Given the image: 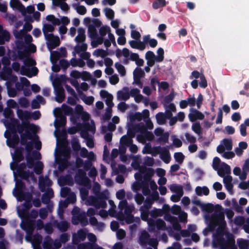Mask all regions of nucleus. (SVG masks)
Listing matches in <instances>:
<instances>
[{
	"instance_id": "dca6fc26",
	"label": "nucleus",
	"mask_w": 249,
	"mask_h": 249,
	"mask_svg": "<svg viewBox=\"0 0 249 249\" xmlns=\"http://www.w3.org/2000/svg\"><path fill=\"white\" fill-rule=\"evenodd\" d=\"M232 148V143L231 139H224L222 140L219 145L217 147V151L221 154L225 150H231Z\"/></svg>"
},
{
	"instance_id": "6ab92c4d",
	"label": "nucleus",
	"mask_w": 249,
	"mask_h": 249,
	"mask_svg": "<svg viewBox=\"0 0 249 249\" xmlns=\"http://www.w3.org/2000/svg\"><path fill=\"white\" fill-rule=\"evenodd\" d=\"M10 5L13 9L20 11L23 16L26 14L25 7L19 0H10Z\"/></svg>"
},
{
	"instance_id": "0eeeda50",
	"label": "nucleus",
	"mask_w": 249,
	"mask_h": 249,
	"mask_svg": "<svg viewBox=\"0 0 249 249\" xmlns=\"http://www.w3.org/2000/svg\"><path fill=\"white\" fill-rule=\"evenodd\" d=\"M51 185V181L47 177H40L39 178V186L42 192H46L43 194L42 201L45 203H47L49 199L53 196L52 190L50 188Z\"/></svg>"
},
{
	"instance_id": "7ed1b4c3",
	"label": "nucleus",
	"mask_w": 249,
	"mask_h": 249,
	"mask_svg": "<svg viewBox=\"0 0 249 249\" xmlns=\"http://www.w3.org/2000/svg\"><path fill=\"white\" fill-rule=\"evenodd\" d=\"M108 202L111 206V208L109 210L108 213L110 216L115 217L121 221L125 220L127 224L134 221V217L130 214L134 210V207L128 206L126 200H122L120 202L119 204L120 211L118 213H116L115 211L116 206L114 202L109 200Z\"/></svg>"
},
{
	"instance_id": "f704fd0d",
	"label": "nucleus",
	"mask_w": 249,
	"mask_h": 249,
	"mask_svg": "<svg viewBox=\"0 0 249 249\" xmlns=\"http://www.w3.org/2000/svg\"><path fill=\"white\" fill-rule=\"evenodd\" d=\"M66 0H53V5L59 7L63 11H67L69 9V6L65 2Z\"/></svg>"
},
{
	"instance_id": "bf43d9fd",
	"label": "nucleus",
	"mask_w": 249,
	"mask_h": 249,
	"mask_svg": "<svg viewBox=\"0 0 249 249\" xmlns=\"http://www.w3.org/2000/svg\"><path fill=\"white\" fill-rule=\"evenodd\" d=\"M73 7L76 12L80 15H85L87 12L86 7L83 5L74 4L73 5Z\"/></svg>"
},
{
	"instance_id": "4d7b16f0",
	"label": "nucleus",
	"mask_w": 249,
	"mask_h": 249,
	"mask_svg": "<svg viewBox=\"0 0 249 249\" xmlns=\"http://www.w3.org/2000/svg\"><path fill=\"white\" fill-rule=\"evenodd\" d=\"M46 20L52 22L53 25H59L60 24L59 19L56 18L53 15H50L46 17Z\"/></svg>"
},
{
	"instance_id": "ea45409f",
	"label": "nucleus",
	"mask_w": 249,
	"mask_h": 249,
	"mask_svg": "<svg viewBox=\"0 0 249 249\" xmlns=\"http://www.w3.org/2000/svg\"><path fill=\"white\" fill-rule=\"evenodd\" d=\"M223 178V183H224L226 188L229 191H231L232 188V177L229 175H228L227 176H225Z\"/></svg>"
},
{
	"instance_id": "6e6552de",
	"label": "nucleus",
	"mask_w": 249,
	"mask_h": 249,
	"mask_svg": "<svg viewBox=\"0 0 249 249\" xmlns=\"http://www.w3.org/2000/svg\"><path fill=\"white\" fill-rule=\"evenodd\" d=\"M99 33L100 35L99 37H104L107 35V38L105 39L104 45L108 48L110 46L111 43L116 45L115 39L114 35L111 32V29L108 26H103L100 27L99 30Z\"/></svg>"
},
{
	"instance_id": "ddd939ff",
	"label": "nucleus",
	"mask_w": 249,
	"mask_h": 249,
	"mask_svg": "<svg viewBox=\"0 0 249 249\" xmlns=\"http://www.w3.org/2000/svg\"><path fill=\"white\" fill-rule=\"evenodd\" d=\"M138 129L141 133V135H138L137 137V140L139 142L144 143L146 140L151 141L153 139V134L151 132L147 131L144 127H139Z\"/></svg>"
},
{
	"instance_id": "412c9836",
	"label": "nucleus",
	"mask_w": 249,
	"mask_h": 249,
	"mask_svg": "<svg viewBox=\"0 0 249 249\" xmlns=\"http://www.w3.org/2000/svg\"><path fill=\"white\" fill-rule=\"evenodd\" d=\"M130 97V91L128 88L125 87L117 92V98L119 100L126 101Z\"/></svg>"
},
{
	"instance_id": "20e7f679",
	"label": "nucleus",
	"mask_w": 249,
	"mask_h": 249,
	"mask_svg": "<svg viewBox=\"0 0 249 249\" xmlns=\"http://www.w3.org/2000/svg\"><path fill=\"white\" fill-rule=\"evenodd\" d=\"M82 199L85 200V203L87 205H93L97 209L105 208L106 206L105 200L108 198V193L106 192L105 194L100 195L97 198L89 197L87 198L88 191L85 189H82L80 190Z\"/></svg>"
},
{
	"instance_id": "8fccbe9b",
	"label": "nucleus",
	"mask_w": 249,
	"mask_h": 249,
	"mask_svg": "<svg viewBox=\"0 0 249 249\" xmlns=\"http://www.w3.org/2000/svg\"><path fill=\"white\" fill-rule=\"evenodd\" d=\"M107 54L106 51L100 49H96L93 52V55L96 57L104 58L107 56Z\"/></svg>"
},
{
	"instance_id": "b1692460",
	"label": "nucleus",
	"mask_w": 249,
	"mask_h": 249,
	"mask_svg": "<svg viewBox=\"0 0 249 249\" xmlns=\"http://www.w3.org/2000/svg\"><path fill=\"white\" fill-rule=\"evenodd\" d=\"M128 43L130 46L134 49L143 51L146 48L145 44L143 43V41L142 42L140 40H130Z\"/></svg>"
},
{
	"instance_id": "e2e57ef3",
	"label": "nucleus",
	"mask_w": 249,
	"mask_h": 249,
	"mask_svg": "<svg viewBox=\"0 0 249 249\" xmlns=\"http://www.w3.org/2000/svg\"><path fill=\"white\" fill-rule=\"evenodd\" d=\"M86 236V232L83 230L79 231L76 234L73 235V238L75 240H83Z\"/></svg>"
},
{
	"instance_id": "473e14b6",
	"label": "nucleus",
	"mask_w": 249,
	"mask_h": 249,
	"mask_svg": "<svg viewBox=\"0 0 249 249\" xmlns=\"http://www.w3.org/2000/svg\"><path fill=\"white\" fill-rule=\"evenodd\" d=\"M88 45L87 44L83 42L77 43V44L75 46L73 53L75 55V53L79 54L81 52L86 51L87 49Z\"/></svg>"
},
{
	"instance_id": "cd10ccee",
	"label": "nucleus",
	"mask_w": 249,
	"mask_h": 249,
	"mask_svg": "<svg viewBox=\"0 0 249 249\" xmlns=\"http://www.w3.org/2000/svg\"><path fill=\"white\" fill-rule=\"evenodd\" d=\"M77 35L74 40L77 43L83 42L86 39L85 30L84 28L80 27L77 30Z\"/></svg>"
},
{
	"instance_id": "2f4dec72",
	"label": "nucleus",
	"mask_w": 249,
	"mask_h": 249,
	"mask_svg": "<svg viewBox=\"0 0 249 249\" xmlns=\"http://www.w3.org/2000/svg\"><path fill=\"white\" fill-rule=\"evenodd\" d=\"M248 144L245 142H241L239 143L238 146L234 149L235 154L238 156H241L243 153V150L247 149Z\"/></svg>"
},
{
	"instance_id": "f03ea898",
	"label": "nucleus",
	"mask_w": 249,
	"mask_h": 249,
	"mask_svg": "<svg viewBox=\"0 0 249 249\" xmlns=\"http://www.w3.org/2000/svg\"><path fill=\"white\" fill-rule=\"evenodd\" d=\"M17 114L20 119L23 122V126L17 125V121L16 120L12 121L11 124H8L6 122H4L7 130L5 132V137L7 139V144L9 147H15V145L18 143V137L15 134L16 127L19 133H22L23 130H25V133L21 134L22 142H24V139L34 140L36 136L33 135L30 131L33 133L37 132L38 128L37 126L29 124L27 121L28 119L31 118V113L28 111H23L20 109H18Z\"/></svg>"
},
{
	"instance_id": "aec40b11",
	"label": "nucleus",
	"mask_w": 249,
	"mask_h": 249,
	"mask_svg": "<svg viewBox=\"0 0 249 249\" xmlns=\"http://www.w3.org/2000/svg\"><path fill=\"white\" fill-rule=\"evenodd\" d=\"M23 183L21 181H18L16 182V188L13 191L14 196L18 198V199L21 201L24 199L23 194L22 191L23 188Z\"/></svg>"
},
{
	"instance_id": "37998d69",
	"label": "nucleus",
	"mask_w": 249,
	"mask_h": 249,
	"mask_svg": "<svg viewBox=\"0 0 249 249\" xmlns=\"http://www.w3.org/2000/svg\"><path fill=\"white\" fill-rule=\"evenodd\" d=\"M195 192L198 196H207L209 193V190L206 186L200 187L197 186L195 189Z\"/></svg>"
},
{
	"instance_id": "39448f33",
	"label": "nucleus",
	"mask_w": 249,
	"mask_h": 249,
	"mask_svg": "<svg viewBox=\"0 0 249 249\" xmlns=\"http://www.w3.org/2000/svg\"><path fill=\"white\" fill-rule=\"evenodd\" d=\"M75 111L76 113L80 116L82 120L84 122V125L79 129L81 131H82V129L84 130H89L94 133L95 132L94 124L92 121H89L90 117L89 114L85 111L83 107L80 105H78L76 106Z\"/></svg>"
},
{
	"instance_id": "603ef678",
	"label": "nucleus",
	"mask_w": 249,
	"mask_h": 249,
	"mask_svg": "<svg viewBox=\"0 0 249 249\" xmlns=\"http://www.w3.org/2000/svg\"><path fill=\"white\" fill-rule=\"evenodd\" d=\"M133 161L131 163V165L135 170L139 169L142 172V169L140 167V159L138 156H134L133 157Z\"/></svg>"
},
{
	"instance_id": "79ce46f5",
	"label": "nucleus",
	"mask_w": 249,
	"mask_h": 249,
	"mask_svg": "<svg viewBox=\"0 0 249 249\" xmlns=\"http://www.w3.org/2000/svg\"><path fill=\"white\" fill-rule=\"evenodd\" d=\"M242 173L240 176V179L244 180L246 179L247 174L249 172V159H247L245 161V163L242 168Z\"/></svg>"
},
{
	"instance_id": "de8ad7c7",
	"label": "nucleus",
	"mask_w": 249,
	"mask_h": 249,
	"mask_svg": "<svg viewBox=\"0 0 249 249\" xmlns=\"http://www.w3.org/2000/svg\"><path fill=\"white\" fill-rule=\"evenodd\" d=\"M54 30V27L53 25L49 24H44L42 31L43 33L46 37L47 35H49V34H51V32H53Z\"/></svg>"
},
{
	"instance_id": "4be33fe9",
	"label": "nucleus",
	"mask_w": 249,
	"mask_h": 249,
	"mask_svg": "<svg viewBox=\"0 0 249 249\" xmlns=\"http://www.w3.org/2000/svg\"><path fill=\"white\" fill-rule=\"evenodd\" d=\"M217 174L221 177H224L226 175H228L230 174V166L224 162L221 163L219 169L217 170Z\"/></svg>"
},
{
	"instance_id": "f8f14e48",
	"label": "nucleus",
	"mask_w": 249,
	"mask_h": 249,
	"mask_svg": "<svg viewBox=\"0 0 249 249\" xmlns=\"http://www.w3.org/2000/svg\"><path fill=\"white\" fill-rule=\"evenodd\" d=\"M127 135L123 136L120 140L121 146L119 149L122 153H125L126 150V148L124 146L128 145L132 143V138L134 137L135 132H132L129 129L127 132Z\"/></svg>"
},
{
	"instance_id": "7c9ffc66",
	"label": "nucleus",
	"mask_w": 249,
	"mask_h": 249,
	"mask_svg": "<svg viewBox=\"0 0 249 249\" xmlns=\"http://www.w3.org/2000/svg\"><path fill=\"white\" fill-rule=\"evenodd\" d=\"M164 107L168 118H171L172 116V112H175L176 111V107L173 103H164Z\"/></svg>"
},
{
	"instance_id": "9b49d317",
	"label": "nucleus",
	"mask_w": 249,
	"mask_h": 249,
	"mask_svg": "<svg viewBox=\"0 0 249 249\" xmlns=\"http://www.w3.org/2000/svg\"><path fill=\"white\" fill-rule=\"evenodd\" d=\"M11 169L13 171L16 170L17 174L21 178L28 179L29 178L32 180L35 181V179L33 176L32 174L27 173V167L25 165H22L17 168L15 166V163H12L11 164Z\"/></svg>"
},
{
	"instance_id": "f257e3e1",
	"label": "nucleus",
	"mask_w": 249,
	"mask_h": 249,
	"mask_svg": "<svg viewBox=\"0 0 249 249\" xmlns=\"http://www.w3.org/2000/svg\"><path fill=\"white\" fill-rule=\"evenodd\" d=\"M73 110L71 108L63 105L62 108H56L53 110V113L56 117L54 125L56 128L54 135L57 139V145L59 147V150L55 154V161L58 165L60 170H63L67 166V159L70 153V149L67 147V142L65 140V134L62 137L58 132L59 127L65 124L66 119L63 115V113L65 115L72 114Z\"/></svg>"
},
{
	"instance_id": "5fc2aeb1",
	"label": "nucleus",
	"mask_w": 249,
	"mask_h": 249,
	"mask_svg": "<svg viewBox=\"0 0 249 249\" xmlns=\"http://www.w3.org/2000/svg\"><path fill=\"white\" fill-rule=\"evenodd\" d=\"M0 76L3 80L9 79L11 77V70L9 68H4L3 72L0 73Z\"/></svg>"
},
{
	"instance_id": "423d86ee",
	"label": "nucleus",
	"mask_w": 249,
	"mask_h": 249,
	"mask_svg": "<svg viewBox=\"0 0 249 249\" xmlns=\"http://www.w3.org/2000/svg\"><path fill=\"white\" fill-rule=\"evenodd\" d=\"M226 226L223 213H219L213 214L210 220L209 228L210 231L216 229L217 233L221 234Z\"/></svg>"
},
{
	"instance_id": "a18cd8bd",
	"label": "nucleus",
	"mask_w": 249,
	"mask_h": 249,
	"mask_svg": "<svg viewBox=\"0 0 249 249\" xmlns=\"http://www.w3.org/2000/svg\"><path fill=\"white\" fill-rule=\"evenodd\" d=\"M156 118L157 123L159 124H163L165 123L166 119L170 118L167 117L166 114H165L162 112H159L156 114Z\"/></svg>"
},
{
	"instance_id": "4c0bfd02",
	"label": "nucleus",
	"mask_w": 249,
	"mask_h": 249,
	"mask_svg": "<svg viewBox=\"0 0 249 249\" xmlns=\"http://www.w3.org/2000/svg\"><path fill=\"white\" fill-rule=\"evenodd\" d=\"M88 130H82L81 132V137L86 139V144L89 148H92L94 146V142L91 139H88Z\"/></svg>"
},
{
	"instance_id": "2eb2a0df",
	"label": "nucleus",
	"mask_w": 249,
	"mask_h": 249,
	"mask_svg": "<svg viewBox=\"0 0 249 249\" xmlns=\"http://www.w3.org/2000/svg\"><path fill=\"white\" fill-rule=\"evenodd\" d=\"M148 235L146 232H142L141 235L140 237V244L142 246H145L148 244L154 247H155L158 244V241L154 239H151L148 240Z\"/></svg>"
},
{
	"instance_id": "c756f323",
	"label": "nucleus",
	"mask_w": 249,
	"mask_h": 249,
	"mask_svg": "<svg viewBox=\"0 0 249 249\" xmlns=\"http://www.w3.org/2000/svg\"><path fill=\"white\" fill-rule=\"evenodd\" d=\"M151 207V204H148L147 206H146V210H144L143 207H141L140 211H141V217L142 219L144 221H147L149 225H153L154 223L151 221L148 220V214L147 210Z\"/></svg>"
},
{
	"instance_id": "393cba45",
	"label": "nucleus",
	"mask_w": 249,
	"mask_h": 249,
	"mask_svg": "<svg viewBox=\"0 0 249 249\" xmlns=\"http://www.w3.org/2000/svg\"><path fill=\"white\" fill-rule=\"evenodd\" d=\"M145 59L147 61V64L149 67L153 66L156 61V56L152 51H148L145 53Z\"/></svg>"
},
{
	"instance_id": "58836bf2",
	"label": "nucleus",
	"mask_w": 249,
	"mask_h": 249,
	"mask_svg": "<svg viewBox=\"0 0 249 249\" xmlns=\"http://www.w3.org/2000/svg\"><path fill=\"white\" fill-rule=\"evenodd\" d=\"M54 90L56 93V101L59 103H61L65 97L64 89L62 87H58Z\"/></svg>"
},
{
	"instance_id": "bb28decb",
	"label": "nucleus",
	"mask_w": 249,
	"mask_h": 249,
	"mask_svg": "<svg viewBox=\"0 0 249 249\" xmlns=\"http://www.w3.org/2000/svg\"><path fill=\"white\" fill-rule=\"evenodd\" d=\"M143 43L145 44H149L152 48H155L158 45V41L155 38H151L150 35H145L143 36Z\"/></svg>"
},
{
	"instance_id": "72a5a7b5",
	"label": "nucleus",
	"mask_w": 249,
	"mask_h": 249,
	"mask_svg": "<svg viewBox=\"0 0 249 249\" xmlns=\"http://www.w3.org/2000/svg\"><path fill=\"white\" fill-rule=\"evenodd\" d=\"M170 191L176 195H183V187L182 186L173 184L169 186Z\"/></svg>"
},
{
	"instance_id": "69168bd1",
	"label": "nucleus",
	"mask_w": 249,
	"mask_h": 249,
	"mask_svg": "<svg viewBox=\"0 0 249 249\" xmlns=\"http://www.w3.org/2000/svg\"><path fill=\"white\" fill-rule=\"evenodd\" d=\"M130 119L132 120L140 121L142 119L144 120L145 119V116L143 115V111L142 113L137 112L130 116Z\"/></svg>"
},
{
	"instance_id": "4468645a",
	"label": "nucleus",
	"mask_w": 249,
	"mask_h": 249,
	"mask_svg": "<svg viewBox=\"0 0 249 249\" xmlns=\"http://www.w3.org/2000/svg\"><path fill=\"white\" fill-rule=\"evenodd\" d=\"M47 45L49 50H52L60 44V39L58 36H54L53 34H49L45 37Z\"/></svg>"
},
{
	"instance_id": "a19ab883",
	"label": "nucleus",
	"mask_w": 249,
	"mask_h": 249,
	"mask_svg": "<svg viewBox=\"0 0 249 249\" xmlns=\"http://www.w3.org/2000/svg\"><path fill=\"white\" fill-rule=\"evenodd\" d=\"M155 134L157 136H160V139L161 141L166 142L167 141L169 134L167 133H163V130L160 128L155 130Z\"/></svg>"
},
{
	"instance_id": "c85d7f7f",
	"label": "nucleus",
	"mask_w": 249,
	"mask_h": 249,
	"mask_svg": "<svg viewBox=\"0 0 249 249\" xmlns=\"http://www.w3.org/2000/svg\"><path fill=\"white\" fill-rule=\"evenodd\" d=\"M165 219L166 221H170L173 224L174 229L176 231H179L181 229L180 225L177 222V218L175 217L172 216L170 214H166L165 216Z\"/></svg>"
},
{
	"instance_id": "338daca9",
	"label": "nucleus",
	"mask_w": 249,
	"mask_h": 249,
	"mask_svg": "<svg viewBox=\"0 0 249 249\" xmlns=\"http://www.w3.org/2000/svg\"><path fill=\"white\" fill-rule=\"evenodd\" d=\"M237 243L240 249H247L249 246V241L242 239L238 240Z\"/></svg>"
},
{
	"instance_id": "0e129e2a",
	"label": "nucleus",
	"mask_w": 249,
	"mask_h": 249,
	"mask_svg": "<svg viewBox=\"0 0 249 249\" xmlns=\"http://www.w3.org/2000/svg\"><path fill=\"white\" fill-rule=\"evenodd\" d=\"M164 52L162 48H159L157 51V56L156 57L157 62H162L164 59Z\"/></svg>"
},
{
	"instance_id": "5701e85b",
	"label": "nucleus",
	"mask_w": 249,
	"mask_h": 249,
	"mask_svg": "<svg viewBox=\"0 0 249 249\" xmlns=\"http://www.w3.org/2000/svg\"><path fill=\"white\" fill-rule=\"evenodd\" d=\"M188 116L191 122H194L197 119L202 120L204 118V115L203 113L196 109L191 110Z\"/></svg>"
},
{
	"instance_id": "1a4fd4ad",
	"label": "nucleus",
	"mask_w": 249,
	"mask_h": 249,
	"mask_svg": "<svg viewBox=\"0 0 249 249\" xmlns=\"http://www.w3.org/2000/svg\"><path fill=\"white\" fill-rule=\"evenodd\" d=\"M225 236L227 238L226 241L223 235L222 239L215 238L214 242H216L219 246L220 249H237L234 245V240L231 234H226Z\"/></svg>"
},
{
	"instance_id": "864d4df0",
	"label": "nucleus",
	"mask_w": 249,
	"mask_h": 249,
	"mask_svg": "<svg viewBox=\"0 0 249 249\" xmlns=\"http://www.w3.org/2000/svg\"><path fill=\"white\" fill-rule=\"evenodd\" d=\"M91 45L93 48L97 47L98 45L104 43L105 39L102 37H98L97 38H92Z\"/></svg>"
},
{
	"instance_id": "09e8293b",
	"label": "nucleus",
	"mask_w": 249,
	"mask_h": 249,
	"mask_svg": "<svg viewBox=\"0 0 249 249\" xmlns=\"http://www.w3.org/2000/svg\"><path fill=\"white\" fill-rule=\"evenodd\" d=\"M24 16L25 21L27 22H33L35 20H39L40 17V14L38 12L36 11L33 13L32 17L27 16H26V15Z\"/></svg>"
},
{
	"instance_id": "c03bdc74",
	"label": "nucleus",
	"mask_w": 249,
	"mask_h": 249,
	"mask_svg": "<svg viewBox=\"0 0 249 249\" xmlns=\"http://www.w3.org/2000/svg\"><path fill=\"white\" fill-rule=\"evenodd\" d=\"M143 115L145 117V119H144V121L146 123V127L148 129H152L154 125L153 123L151 122L149 116V111L147 109H145L143 110Z\"/></svg>"
},
{
	"instance_id": "13d9d810",
	"label": "nucleus",
	"mask_w": 249,
	"mask_h": 249,
	"mask_svg": "<svg viewBox=\"0 0 249 249\" xmlns=\"http://www.w3.org/2000/svg\"><path fill=\"white\" fill-rule=\"evenodd\" d=\"M192 130L198 135L202 134V128L199 123H194L192 125Z\"/></svg>"
},
{
	"instance_id": "c9c22d12",
	"label": "nucleus",
	"mask_w": 249,
	"mask_h": 249,
	"mask_svg": "<svg viewBox=\"0 0 249 249\" xmlns=\"http://www.w3.org/2000/svg\"><path fill=\"white\" fill-rule=\"evenodd\" d=\"M9 33L5 30H2L0 26V44H3L5 41H9Z\"/></svg>"
},
{
	"instance_id": "774afa93",
	"label": "nucleus",
	"mask_w": 249,
	"mask_h": 249,
	"mask_svg": "<svg viewBox=\"0 0 249 249\" xmlns=\"http://www.w3.org/2000/svg\"><path fill=\"white\" fill-rule=\"evenodd\" d=\"M166 5L165 0H156L153 3V8L157 9Z\"/></svg>"
},
{
	"instance_id": "49530a36",
	"label": "nucleus",
	"mask_w": 249,
	"mask_h": 249,
	"mask_svg": "<svg viewBox=\"0 0 249 249\" xmlns=\"http://www.w3.org/2000/svg\"><path fill=\"white\" fill-rule=\"evenodd\" d=\"M26 240L28 241H31L32 244L35 249H39L38 248L41 240V237L39 235L35 236L34 237L33 240H31V239H29V237H26Z\"/></svg>"
},
{
	"instance_id": "a878e982",
	"label": "nucleus",
	"mask_w": 249,
	"mask_h": 249,
	"mask_svg": "<svg viewBox=\"0 0 249 249\" xmlns=\"http://www.w3.org/2000/svg\"><path fill=\"white\" fill-rule=\"evenodd\" d=\"M134 97L136 102L139 103L141 102L143 96L140 94V90L137 89H132L130 91V96Z\"/></svg>"
},
{
	"instance_id": "3c124183",
	"label": "nucleus",
	"mask_w": 249,
	"mask_h": 249,
	"mask_svg": "<svg viewBox=\"0 0 249 249\" xmlns=\"http://www.w3.org/2000/svg\"><path fill=\"white\" fill-rule=\"evenodd\" d=\"M65 80L64 76L62 75L60 77L56 78L53 82V84L54 89H57L58 87H62L61 84L62 82Z\"/></svg>"
},
{
	"instance_id": "f3484780",
	"label": "nucleus",
	"mask_w": 249,
	"mask_h": 249,
	"mask_svg": "<svg viewBox=\"0 0 249 249\" xmlns=\"http://www.w3.org/2000/svg\"><path fill=\"white\" fill-rule=\"evenodd\" d=\"M100 95L102 99H105L106 104L109 108L114 106L113 103V95L106 90H101L100 91Z\"/></svg>"
},
{
	"instance_id": "052dcab7",
	"label": "nucleus",
	"mask_w": 249,
	"mask_h": 249,
	"mask_svg": "<svg viewBox=\"0 0 249 249\" xmlns=\"http://www.w3.org/2000/svg\"><path fill=\"white\" fill-rule=\"evenodd\" d=\"M80 176L77 175L75 178L76 181L79 184H82L87 179L86 177V173L83 171L79 172Z\"/></svg>"
},
{
	"instance_id": "e433bc0d",
	"label": "nucleus",
	"mask_w": 249,
	"mask_h": 249,
	"mask_svg": "<svg viewBox=\"0 0 249 249\" xmlns=\"http://www.w3.org/2000/svg\"><path fill=\"white\" fill-rule=\"evenodd\" d=\"M37 72L36 68H33L31 71L29 69L25 68H22L20 71L21 74L26 75L29 77H31L34 75H35Z\"/></svg>"
},
{
	"instance_id": "6e6d98bb",
	"label": "nucleus",
	"mask_w": 249,
	"mask_h": 249,
	"mask_svg": "<svg viewBox=\"0 0 249 249\" xmlns=\"http://www.w3.org/2000/svg\"><path fill=\"white\" fill-rule=\"evenodd\" d=\"M78 249H103L95 244H81L78 246Z\"/></svg>"
},
{
	"instance_id": "a211bd4d",
	"label": "nucleus",
	"mask_w": 249,
	"mask_h": 249,
	"mask_svg": "<svg viewBox=\"0 0 249 249\" xmlns=\"http://www.w3.org/2000/svg\"><path fill=\"white\" fill-rule=\"evenodd\" d=\"M144 76V72L141 68H136L133 71L134 83L142 87V84L141 82V78Z\"/></svg>"
},
{
	"instance_id": "9d476101",
	"label": "nucleus",
	"mask_w": 249,
	"mask_h": 249,
	"mask_svg": "<svg viewBox=\"0 0 249 249\" xmlns=\"http://www.w3.org/2000/svg\"><path fill=\"white\" fill-rule=\"evenodd\" d=\"M190 78L191 79H195L191 83V86L194 89H196L198 87V81L196 79L198 78L200 79L199 85L201 87L204 88L207 86V81L204 76L203 74H200L197 71H193Z\"/></svg>"
},
{
	"instance_id": "680f3d73",
	"label": "nucleus",
	"mask_w": 249,
	"mask_h": 249,
	"mask_svg": "<svg viewBox=\"0 0 249 249\" xmlns=\"http://www.w3.org/2000/svg\"><path fill=\"white\" fill-rule=\"evenodd\" d=\"M115 67L121 76H124L125 75V69L123 65L120 63H116L115 64Z\"/></svg>"
}]
</instances>
